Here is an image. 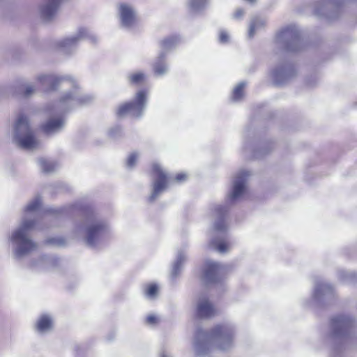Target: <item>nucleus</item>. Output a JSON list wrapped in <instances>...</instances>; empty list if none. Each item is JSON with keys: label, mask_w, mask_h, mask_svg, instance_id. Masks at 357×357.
I'll use <instances>...</instances> for the list:
<instances>
[{"label": "nucleus", "mask_w": 357, "mask_h": 357, "mask_svg": "<svg viewBox=\"0 0 357 357\" xmlns=\"http://www.w3.org/2000/svg\"><path fill=\"white\" fill-rule=\"evenodd\" d=\"M35 224L34 220H26L22 222L20 229L13 234L11 239L17 244L16 255L18 257L36 250V244L27 237L28 231L34 227Z\"/></svg>", "instance_id": "f257e3e1"}, {"label": "nucleus", "mask_w": 357, "mask_h": 357, "mask_svg": "<svg viewBox=\"0 0 357 357\" xmlns=\"http://www.w3.org/2000/svg\"><path fill=\"white\" fill-rule=\"evenodd\" d=\"M15 138L20 147L31 149L36 146L38 142L30 128L26 116L20 114L15 125Z\"/></svg>", "instance_id": "f03ea898"}, {"label": "nucleus", "mask_w": 357, "mask_h": 357, "mask_svg": "<svg viewBox=\"0 0 357 357\" xmlns=\"http://www.w3.org/2000/svg\"><path fill=\"white\" fill-rule=\"evenodd\" d=\"M147 93L145 90H141L136 93L135 100L121 105L117 111L118 116L121 117L128 114L133 117H139L144 109L146 101Z\"/></svg>", "instance_id": "7ed1b4c3"}, {"label": "nucleus", "mask_w": 357, "mask_h": 357, "mask_svg": "<svg viewBox=\"0 0 357 357\" xmlns=\"http://www.w3.org/2000/svg\"><path fill=\"white\" fill-rule=\"evenodd\" d=\"M251 174L249 171L241 170L234 177L229 199L236 202L245 199L249 194L248 181Z\"/></svg>", "instance_id": "20e7f679"}, {"label": "nucleus", "mask_w": 357, "mask_h": 357, "mask_svg": "<svg viewBox=\"0 0 357 357\" xmlns=\"http://www.w3.org/2000/svg\"><path fill=\"white\" fill-rule=\"evenodd\" d=\"M277 40L284 44L287 50L296 51L299 49L301 40L295 26H289L280 31L277 35Z\"/></svg>", "instance_id": "39448f33"}, {"label": "nucleus", "mask_w": 357, "mask_h": 357, "mask_svg": "<svg viewBox=\"0 0 357 357\" xmlns=\"http://www.w3.org/2000/svg\"><path fill=\"white\" fill-rule=\"evenodd\" d=\"M152 172L155 180L153 183V193L150 197L151 201L154 200L156 196L167 188L168 183V177L159 165L153 164L152 165Z\"/></svg>", "instance_id": "423d86ee"}, {"label": "nucleus", "mask_w": 357, "mask_h": 357, "mask_svg": "<svg viewBox=\"0 0 357 357\" xmlns=\"http://www.w3.org/2000/svg\"><path fill=\"white\" fill-rule=\"evenodd\" d=\"M294 73L293 68L288 64L274 70L271 73L272 78L276 84H282Z\"/></svg>", "instance_id": "0eeeda50"}, {"label": "nucleus", "mask_w": 357, "mask_h": 357, "mask_svg": "<svg viewBox=\"0 0 357 357\" xmlns=\"http://www.w3.org/2000/svg\"><path fill=\"white\" fill-rule=\"evenodd\" d=\"M106 226L102 222H96L87 229L86 241L90 245L95 244L99 236L105 231Z\"/></svg>", "instance_id": "6e6552de"}, {"label": "nucleus", "mask_w": 357, "mask_h": 357, "mask_svg": "<svg viewBox=\"0 0 357 357\" xmlns=\"http://www.w3.org/2000/svg\"><path fill=\"white\" fill-rule=\"evenodd\" d=\"M352 324V320L347 316H339L332 320V326L336 335L346 331Z\"/></svg>", "instance_id": "1a4fd4ad"}, {"label": "nucleus", "mask_w": 357, "mask_h": 357, "mask_svg": "<svg viewBox=\"0 0 357 357\" xmlns=\"http://www.w3.org/2000/svg\"><path fill=\"white\" fill-rule=\"evenodd\" d=\"M216 314L214 306L208 301L203 300L197 305V314L200 318H210Z\"/></svg>", "instance_id": "9d476101"}, {"label": "nucleus", "mask_w": 357, "mask_h": 357, "mask_svg": "<svg viewBox=\"0 0 357 357\" xmlns=\"http://www.w3.org/2000/svg\"><path fill=\"white\" fill-rule=\"evenodd\" d=\"M120 14L122 24L126 26H132L135 22V15L132 9L126 4L120 6Z\"/></svg>", "instance_id": "9b49d317"}, {"label": "nucleus", "mask_w": 357, "mask_h": 357, "mask_svg": "<svg viewBox=\"0 0 357 357\" xmlns=\"http://www.w3.org/2000/svg\"><path fill=\"white\" fill-rule=\"evenodd\" d=\"M61 0H48L47 4L43 8L42 14L44 18L51 19L56 13Z\"/></svg>", "instance_id": "f8f14e48"}, {"label": "nucleus", "mask_w": 357, "mask_h": 357, "mask_svg": "<svg viewBox=\"0 0 357 357\" xmlns=\"http://www.w3.org/2000/svg\"><path fill=\"white\" fill-rule=\"evenodd\" d=\"M220 270L218 264L214 262H207L204 266V278L208 281L215 280Z\"/></svg>", "instance_id": "ddd939ff"}, {"label": "nucleus", "mask_w": 357, "mask_h": 357, "mask_svg": "<svg viewBox=\"0 0 357 357\" xmlns=\"http://www.w3.org/2000/svg\"><path fill=\"white\" fill-rule=\"evenodd\" d=\"M38 80L41 84H47V89L54 90L62 78L54 75H41L38 77Z\"/></svg>", "instance_id": "4468645a"}, {"label": "nucleus", "mask_w": 357, "mask_h": 357, "mask_svg": "<svg viewBox=\"0 0 357 357\" xmlns=\"http://www.w3.org/2000/svg\"><path fill=\"white\" fill-rule=\"evenodd\" d=\"M63 125L61 119H52L41 126L43 132L45 134H50L59 130Z\"/></svg>", "instance_id": "2eb2a0df"}, {"label": "nucleus", "mask_w": 357, "mask_h": 357, "mask_svg": "<svg viewBox=\"0 0 357 357\" xmlns=\"http://www.w3.org/2000/svg\"><path fill=\"white\" fill-rule=\"evenodd\" d=\"M52 326L51 318L47 315H43L37 322L36 328L40 332L50 330Z\"/></svg>", "instance_id": "dca6fc26"}, {"label": "nucleus", "mask_w": 357, "mask_h": 357, "mask_svg": "<svg viewBox=\"0 0 357 357\" xmlns=\"http://www.w3.org/2000/svg\"><path fill=\"white\" fill-rule=\"evenodd\" d=\"M146 75L142 72L133 73L128 76L130 83L135 86L143 84L146 81Z\"/></svg>", "instance_id": "f3484780"}, {"label": "nucleus", "mask_w": 357, "mask_h": 357, "mask_svg": "<svg viewBox=\"0 0 357 357\" xmlns=\"http://www.w3.org/2000/svg\"><path fill=\"white\" fill-rule=\"evenodd\" d=\"M266 22L264 19L256 17L254 18L249 27L248 35L249 37H252L255 35V31L264 26Z\"/></svg>", "instance_id": "a211bd4d"}, {"label": "nucleus", "mask_w": 357, "mask_h": 357, "mask_svg": "<svg viewBox=\"0 0 357 357\" xmlns=\"http://www.w3.org/2000/svg\"><path fill=\"white\" fill-rule=\"evenodd\" d=\"M167 70V67L164 62V55H160L153 65V71L156 75H162Z\"/></svg>", "instance_id": "6ab92c4d"}, {"label": "nucleus", "mask_w": 357, "mask_h": 357, "mask_svg": "<svg viewBox=\"0 0 357 357\" xmlns=\"http://www.w3.org/2000/svg\"><path fill=\"white\" fill-rule=\"evenodd\" d=\"M234 338V329L229 324L225 325V349L226 346L231 345Z\"/></svg>", "instance_id": "aec40b11"}, {"label": "nucleus", "mask_w": 357, "mask_h": 357, "mask_svg": "<svg viewBox=\"0 0 357 357\" xmlns=\"http://www.w3.org/2000/svg\"><path fill=\"white\" fill-rule=\"evenodd\" d=\"M245 85V83L241 82L235 87L231 96L233 101L237 102L241 100L244 96V89Z\"/></svg>", "instance_id": "412c9836"}, {"label": "nucleus", "mask_w": 357, "mask_h": 357, "mask_svg": "<svg viewBox=\"0 0 357 357\" xmlns=\"http://www.w3.org/2000/svg\"><path fill=\"white\" fill-rule=\"evenodd\" d=\"M331 290V287L326 283H321L315 287L314 296L315 298H319L322 294L329 292Z\"/></svg>", "instance_id": "4be33fe9"}, {"label": "nucleus", "mask_w": 357, "mask_h": 357, "mask_svg": "<svg viewBox=\"0 0 357 357\" xmlns=\"http://www.w3.org/2000/svg\"><path fill=\"white\" fill-rule=\"evenodd\" d=\"M158 291V287L156 284L150 283L145 286L144 293L147 297L154 298Z\"/></svg>", "instance_id": "5701e85b"}, {"label": "nucleus", "mask_w": 357, "mask_h": 357, "mask_svg": "<svg viewBox=\"0 0 357 357\" xmlns=\"http://www.w3.org/2000/svg\"><path fill=\"white\" fill-rule=\"evenodd\" d=\"M177 42V38L174 36L168 37L162 40L160 43L161 47L163 50H167L173 47Z\"/></svg>", "instance_id": "b1692460"}, {"label": "nucleus", "mask_w": 357, "mask_h": 357, "mask_svg": "<svg viewBox=\"0 0 357 357\" xmlns=\"http://www.w3.org/2000/svg\"><path fill=\"white\" fill-rule=\"evenodd\" d=\"M211 248L220 252H223V239L222 238H214L211 242Z\"/></svg>", "instance_id": "393cba45"}, {"label": "nucleus", "mask_w": 357, "mask_h": 357, "mask_svg": "<svg viewBox=\"0 0 357 357\" xmlns=\"http://www.w3.org/2000/svg\"><path fill=\"white\" fill-rule=\"evenodd\" d=\"M40 205H41V202H40V199H36L35 200H33L32 202H31L30 204H29L26 206V207L25 208V211L26 213L36 211L40 207Z\"/></svg>", "instance_id": "a878e982"}, {"label": "nucleus", "mask_w": 357, "mask_h": 357, "mask_svg": "<svg viewBox=\"0 0 357 357\" xmlns=\"http://www.w3.org/2000/svg\"><path fill=\"white\" fill-rule=\"evenodd\" d=\"M41 167L43 168V172H50L54 170V165L47 161L46 160H42L40 161Z\"/></svg>", "instance_id": "bb28decb"}, {"label": "nucleus", "mask_w": 357, "mask_h": 357, "mask_svg": "<svg viewBox=\"0 0 357 357\" xmlns=\"http://www.w3.org/2000/svg\"><path fill=\"white\" fill-rule=\"evenodd\" d=\"M137 160V154L136 153H131L127 159V161H126L127 166L129 167H132L135 165Z\"/></svg>", "instance_id": "cd10ccee"}, {"label": "nucleus", "mask_w": 357, "mask_h": 357, "mask_svg": "<svg viewBox=\"0 0 357 357\" xmlns=\"http://www.w3.org/2000/svg\"><path fill=\"white\" fill-rule=\"evenodd\" d=\"M207 1L208 0H191L190 4L192 8H199L204 6Z\"/></svg>", "instance_id": "c85d7f7f"}, {"label": "nucleus", "mask_w": 357, "mask_h": 357, "mask_svg": "<svg viewBox=\"0 0 357 357\" xmlns=\"http://www.w3.org/2000/svg\"><path fill=\"white\" fill-rule=\"evenodd\" d=\"M146 321L148 324L154 325L158 322V318L154 314L147 316Z\"/></svg>", "instance_id": "c756f323"}, {"label": "nucleus", "mask_w": 357, "mask_h": 357, "mask_svg": "<svg viewBox=\"0 0 357 357\" xmlns=\"http://www.w3.org/2000/svg\"><path fill=\"white\" fill-rule=\"evenodd\" d=\"M64 242H65V241L63 238H59V239L50 238V239L47 241V243H50V244H57V245H62V244L64 243Z\"/></svg>", "instance_id": "7c9ffc66"}, {"label": "nucleus", "mask_w": 357, "mask_h": 357, "mask_svg": "<svg viewBox=\"0 0 357 357\" xmlns=\"http://www.w3.org/2000/svg\"><path fill=\"white\" fill-rule=\"evenodd\" d=\"M212 335L213 337H218L222 335V326H218L213 328L211 331Z\"/></svg>", "instance_id": "2f4dec72"}, {"label": "nucleus", "mask_w": 357, "mask_h": 357, "mask_svg": "<svg viewBox=\"0 0 357 357\" xmlns=\"http://www.w3.org/2000/svg\"><path fill=\"white\" fill-rule=\"evenodd\" d=\"M223 229V222L221 219L218 221V222L216 223L215 225V230L216 231H221Z\"/></svg>", "instance_id": "473e14b6"}, {"label": "nucleus", "mask_w": 357, "mask_h": 357, "mask_svg": "<svg viewBox=\"0 0 357 357\" xmlns=\"http://www.w3.org/2000/svg\"><path fill=\"white\" fill-rule=\"evenodd\" d=\"M244 12L242 9H237L234 13V17L236 19H238L243 16Z\"/></svg>", "instance_id": "72a5a7b5"}, {"label": "nucleus", "mask_w": 357, "mask_h": 357, "mask_svg": "<svg viewBox=\"0 0 357 357\" xmlns=\"http://www.w3.org/2000/svg\"><path fill=\"white\" fill-rule=\"evenodd\" d=\"M176 180L178 182H181V181H183L184 180H185L186 178V175L185 174H178L176 177H175Z\"/></svg>", "instance_id": "f704fd0d"}, {"label": "nucleus", "mask_w": 357, "mask_h": 357, "mask_svg": "<svg viewBox=\"0 0 357 357\" xmlns=\"http://www.w3.org/2000/svg\"><path fill=\"white\" fill-rule=\"evenodd\" d=\"M33 88L31 86H29L26 88V90L24 93V96H28L33 92Z\"/></svg>", "instance_id": "c9c22d12"}, {"label": "nucleus", "mask_w": 357, "mask_h": 357, "mask_svg": "<svg viewBox=\"0 0 357 357\" xmlns=\"http://www.w3.org/2000/svg\"><path fill=\"white\" fill-rule=\"evenodd\" d=\"M71 98H72L71 94L68 93V94H66L65 96H63L62 98V100L65 101V100H69V99H71Z\"/></svg>", "instance_id": "e433bc0d"}, {"label": "nucleus", "mask_w": 357, "mask_h": 357, "mask_svg": "<svg viewBox=\"0 0 357 357\" xmlns=\"http://www.w3.org/2000/svg\"><path fill=\"white\" fill-rule=\"evenodd\" d=\"M215 211H216L217 213L220 215L221 211H222V207L221 206L218 207V208L215 209Z\"/></svg>", "instance_id": "4c0bfd02"}, {"label": "nucleus", "mask_w": 357, "mask_h": 357, "mask_svg": "<svg viewBox=\"0 0 357 357\" xmlns=\"http://www.w3.org/2000/svg\"><path fill=\"white\" fill-rule=\"evenodd\" d=\"M219 38L220 40H223V32H220L219 34Z\"/></svg>", "instance_id": "58836bf2"}, {"label": "nucleus", "mask_w": 357, "mask_h": 357, "mask_svg": "<svg viewBox=\"0 0 357 357\" xmlns=\"http://www.w3.org/2000/svg\"><path fill=\"white\" fill-rule=\"evenodd\" d=\"M227 243L226 242V241L225 240V245H224V248H225V252L227 250Z\"/></svg>", "instance_id": "ea45409f"}, {"label": "nucleus", "mask_w": 357, "mask_h": 357, "mask_svg": "<svg viewBox=\"0 0 357 357\" xmlns=\"http://www.w3.org/2000/svg\"><path fill=\"white\" fill-rule=\"evenodd\" d=\"M224 38H225V41L226 40V36L225 35L224 36Z\"/></svg>", "instance_id": "a19ab883"}]
</instances>
